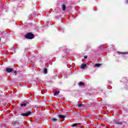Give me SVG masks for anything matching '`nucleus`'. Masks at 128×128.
Instances as JSON below:
<instances>
[{
	"label": "nucleus",
	"instance_id": "f257e3e1",
	"mask_svg": "<svg viewBox=\"0 0 128 128\" xmlns=\"http://www.w3.org/2000/svg\"><path fill=\"white\" fill-rule=\"evenodd\" d=\"M26 38H28V40H32L34 38V35L31 32L28 33L26 36H25Z\"/></svg>",
	"mask_w": 128,
	"mask_h": 128
},
{
	"label": "nucleus",
	"instance_id": "f03ea898",
	"mask_svg": "<svg viewBox=\"0 0 128 128\" xmlns=\"http://www.w3.org/2000/svg\"><path fill=\"white\" fill-rule=\"evenodd\" d=\"M32 114V112H28L26 113H22L21 114V116H30Z\"/></svg>",
	"mask_w": 128,
	"mask_h": 128
},
{
	"label": "nucleus",
	"instance_id": "7ed1b4c3",
	"mask_svg": "<svg viewBox=\"0 0 128 128\" xmlns=\"http://www.w3.org/2000/svg\"><path fill=\"white\" fill-rule=\"evenodd\" d=\"M14 70L12 68H6V72H12Z\"/></svg>",
	"mask_w": 128,
	"mask_h": 128
},
{
	"label": "nucleus",
	"instance_id": "20e7f679",
	"mask_svg": "<svg viewBox=\"0 0 128 128\" xmlns=\"http://www.w3.org/2000/svg\"><path fill=\"white\" fill-rule=\"evenodd\" d=\"M86 68V64H82V66H80V68Z\"/></svg>",
	"mask_w": 128,
	"mask_h": 128
},
{
	"label": "nucleus",
	"instance_id": "39448f33",
	"mask_svg": "<svg viewBox=\"0 0 128 128\" xmlns=\"http://www.w3.org/2000/svg\"><path fill=\"white\" fill-rule=\"evenodd\" d=\"M58 118H65L66 116L64 115H58Z\"/></svg>",
	"mask_w": 128,
	"mask_h": 128
},
{
	"label": "nucleus",
	"instance_id": "423d86ee",
	"mask_svg": "<svg viewBox=\"0 0 128 128\" xmlns=\"http://www.w3.org/2000/svg\"><path fill=\"white\" fill-rule=\"evenodd\" d=\"M66 5H64V4L62 5V10H64V11L66 10Z\"/></svg>",
	"mask_w": 128,
	"mask_h": 128
},
{
	"label": "nucleus",
	"instance_id": "0eeeda50",
	"mask_svg": "<svg viewBox=\"0 0 128 128\" xmlns=\"http://www.w3.org/2000/svg\"><path fill=\"white\" fill-rule=\"evenodd\" d=\"M78 124V123H75L74 124H73L72 125V128L74 127V126H77Z\"/></svg>",
	"mask_w": 128,
	"mask_h": 128
},
{
	"label": "nucleus",
	"instance_id": "6e6552de",
	"mask_svg": "<svg viewBox=\"0 0 128 128\" xmlns=\"http://www.w3.org/2000/svg\"><path fill=\"white\" fill-rule=\"evenodd\" d=\"M56 120H58V119L56 118H52V120H51V121L52 122H56Z\"/></svg>",
	"mask_w": 128,
	"mask_h": 128
},
{
	"label": "nucleus",
	"instance_id": "1a4fd4ad",
	"mask_svg": "<svg viewBox=\"0 0 128 128\" xmlns=\"http://www.w3.org/2000/svg\"><path fill=\"white\" fill-rule=\"evenodd\" d=\"M44 74H48V69H46V68L44 70Z\"/></svg>",
	"mask_w": 128,
	"mask_h": 128
},
{
	"label": "nucleus",
	"instance_id": "9d476101",
	"mask_svg": "<svg viewBox=\"0 0 128 128\" xmlns=\"http://www.w3.org/2000/svg\"><path fill=\"white\" fill-rule=\"evenodd\" d=\"M59 94H60V91L56 92L54 93V96H58Z\"/></svg>",
	"mask_w": 128,
	"mask_h": 128
},
{
	"label": "nucleus",
	"instance_id": "9b49d317",
	"mask_svg": "<svg viewBox=\"0 0 128 128\" xmlns=\"http://www.w3.org/2000/svg\"><path fill=\"white\" fill-rule=\"evenodd\" d=\"M95 66H96V68H98V66H100V64H96Z\"/></svg>",
	"mask_w": 128,
	"mask_h": 128
},
{
	"label": "nucleus",
	"instance_id": "f8f14e48",
	"mask_svg": "<svg viewBox=\"0 0 128 128\" xmlns=\"http://www.w3.org/2000/svg\"><path fill=\"white\" fill-rule=\"evenodd\" d=\"M78 86H84V82H80L78 83Z\"/></svg>",
	"mask_w": 128,
	"mask_h": 128
},
{
	"label": "nucleus",
	"instance_id": "ddd939ff",
	"mask_svg": "<svg viewBox=\"0 0 128 128\" xmlns=\"http://www.w3.org/2000/svg\"><path fill=\"white\" fill-rule=\"evenodd\" d=\"M21 106H26V104H20Z\"/></svg>",
	"mask_w": 128,
	"mask_h": 128
},
{
	"label": "nucleus",
	"instance_id": "4468645a",
	"mask_svg": "<svg viewBox=\"0 0 128 128\" xmlns=\"http://www.w3.org/2000/svg\"><path fill=\"white\" fill-rule=\"evenodd\" d=\"M116 124H122V122H116Z\"/></svg>",
	"mask_w": 128,
	"mask_h": 128
},
{
	"label": "nucleus",
	"instance_id": "2eb2a0df",
	"mask_svg": "<svg viewBox=\"0 0 128 128\" xmlns=\"http://www.w3.org/2000/svg\"><path fill=\"white\" fill-rule=\"evenodd\" d=\"M82 104H78V106L79 107V108H80V106H82Z\"/></svg>",
	"mask_w": 128,
	"mask_h": 128
},
{
	"label": "nucleus",
	"instance_id": "dca6fc26",
	"mask_svg": "<svg viewBox=\"0 0 128 128\" xmlns=\"http://www.w3.org/2000/svg\"><path fill=\"white\" fill-rule=\"evenodd\" d=\"M84 58H88V56H84Z\"/></svg>",
	"mask_w": 128,
	"mask_h": 128
},
{
	"label": "nucleus",
	"instance_id": "f3484780",
	"mask_svg": "<svg viewBox=\"0 0 128 128\" xmlns=\"http://www.w3.org/2000/svg\"><path fill=\"white\" fill-rule=\"evenodd\" d=\"M122 54H126L128 53H126V52H122Z\"/></svg>",
	"mask_w": 128,
	"mask_h": 128
},
{
	"label": "nucleus",
	"instance_id": "a211bd4d",
	"mask_svg": "<svg viewBox=\"0 0 128 128\" xmlns=\"http://www.w3.org/2000/svg\"><path fill=\"white\" fill-rule=\"evenodd\" d=\"M14 73L15 74H16V71H14Z\"/></svg>",
	"mask_w": 128,
	"mask_h": 128
},
{
	"label": "nucleus",
	"instance_id": "6ab92c4d",
	"mask_svg": "<svg viewBox=\"0 0 128 128\" xmlns=\"http://www.w3.org/2000/svg\"><path fill=\"white\" fill-rule=\"evenodd\" d=\"M126 4H128V0H126Z\"/></svg>",
	"mask_w": 128,
	"mask_h": 128
}]
</instances>
